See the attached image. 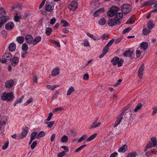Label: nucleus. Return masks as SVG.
<instances>
[{
	"instance_id": "1",
	"label": "nucleus",
	"mask_w": 157,
	"mask_h": 157,
	"mask_svg": "<svg viewBox=\"0 0 157 157\" xmlns=\"http://www.w3.org/2000/svg\"><path fill=\"white\" fill-rule=\"evenodd\" d=\"M129 107V106L126 108L119 115L117 118V120L115 122V124L113 125L114 128L117 126L120 122H121V120L122 119L124 118H130L132 115L131 110H130L128 111L127 113H125V111Z\"/></svg>"
},
{
	"instance_id": "2",
	"label": "nucleus",
	"mask_w": 157,
	"mask_h": 157,
	"mask_svg": "<svg viewBox=\"0 0 157 157\" xmlns=\"http://www.w3.org/2000/svg\"><path fill=\"white\" fill-rule=\"evenodd\" d=\"M1 98L3 100L10 101L13 99V94L12 92L8 93L3 92L1 94Z\"/></svg>"
},
{
	"instance_id": "3",
	"label": "nucleus",
	"mask_w": 157,
	"mask_h": 157,
	"mask_svg": "<svg viewBox=\"0 0 157 157\" xmlns=\"http://www.w3.org/2000/svg\"><path fill=\"white\" fill-rule=\"evenodd\" d=\"M124 62L123 59H120V58L117 56L114 57L111 60V62L113 65L115 66L117 64L119 67L122 66Z\"/></svg>"
},
{
	"instance_id": "4",
	"label": "nucleus",
	"mask_w": 157,
	"mask_h": 157,
	"mask_svg": "<svg viewBox=\"0 0 157 157\" xmlns=\"http://www.w3.org/2000/svg\"><path fill=\"white\" fill-rule=\"evenodd\" d=\"M12 58V55L10 53H6L2 56L1 62L3 63L10 62Z\"/></svg>"
},
{
	"instance_id": "5",
	"label": "nucleus",
	"mask_w": 157,
	"mask_h": 157,
	"mask_svg": "<svg viewBox=\"0 0 157 157\" xmlns=\"http://www.w3.org/2000/svg\"><path fill=\"white\" fill-rule=\"evenodd\" d=\"M118 10V8L116 6L111 7L107 12V15L110 17H112L115 15Z\"/></svg>"
},
{
	"instance_id": "6",
	"label": "nucleus",
	"mask_w": 157,
	"mask_h": 157,
	"mask_svg": "<svg viewBox=\"0 0 157 157\" xmlns=\"http://www.w3.org/2000/svg\"><path fill=\"white\" fill-rule=\"evenodd\" d=\"M131 10L130 6L128 4H124L121 7V10L124 14L128 13L130 12Z\"/></svg>"
},
{
	"instance_id": "7",
	"label": "nucleus",
	"mask_w": 157,
	"mask_h": 157,
	"mask_svg": "<svg viewBox=\"0 0 157 157\" xmlns=\"http://www.w3.org/2000/svg\"><path fill=\"white\" fill-rule=\"evenodd\" d=\"M120 24V22L119 21H117L116 19H111L109 20L108 22V25L110 26H113L116 24L119 25Z\"/></svg>"
},
{
	"instance_id": "8",
	"label": "nucleus",
	"mask_w": 157,
	"mask_h": 157,
	"mask_svg": "<svg viewBox=\"0 0 157 157\" xmlns=\"http://www.w3.org/2000/svg\"><path fill=\"white\" fill-rule=\"evenodd\" d=\"M26 42L28 44H31L33 42V37L30 34H27L25 36Z\"/></svg>"
},
{
	"instance_id": "9",
	"label": "nucleus",
	"mask_w": 157,
	"mask_h": 157,
	"mask_svg": "<svg viewBox=\"0 0 157 157\" xmlns=\"http://www.w3.org/2000/svg\"><path fill=\"white\" fill-rule=\"evenodd\" d=\"M28 128L27 127H25L23 131L21 132V134L19 136V138L21 139H23L26 137L28 133Z\"/></svg>"
},
{
	"instance_id": "10",
	"label": "nucleus",
	"mask_w": 157,
	"mask_h": 157,
	"mask_svg": "<svg viewBox=\"0 0 157 157\" xmlns=\"http://www.w3.org/2000/svg\"><path fill=\"white\" fill-rule=\"evenodd\" d=\"M45 10L48 12H51L53 9V6L50 2H47L45 5Z\"/></svg>"
},
{
	"instance_id": "11",
	"label": "nucleus",
	"mask_w": 157,
	"mask_h": 157,
	"mask_svg": "<svg viewBox=\"0 0 157 157\" xmlns=\"http://www.w3.org/2000/svg\"><path fill=\"white\" fill-rule=\"evenodd\" d=\"M148 144L151 147H157V139L155 137L152 138Z\"/></svg>"
},
{
	"instance_id": "12",
	"label": "nucleus",
	"mask_w": 157,
	"mask_h": 157,
	"mask_svg": "<svg viewBox=\"0 0 157 157\" xmlns=\"http://www.w3.org/2000/svg\"><path fill=\"white\" fill-rule=\"evenodd\" d=\"M14 26V25L13 22H9L6 24L5 28L7 30H11L13 29Z\"/></svg>"
},
{
	"instance_id": "13",
	"label": "nucleus",
	"mask_w": 157,
	"mask_h": 157,
	"mask_svg": "<svg viewBox=\"0 0 157 157\" xmlns=\"http://www.w3.org/2000/svg\"><path fill=\"white\" fill-rule=\"evenodd\" d=\"M77 3L75 1H74L71 2L69 6V7L71 10H75L77 8Z\"/></svg>"
},
{
	"instance_id": "14",
	"label": "nucleus",
	"mask_w": 157,
	"mask_h": 157,
	"mask_svg": "<svg viewBox=\"0 0 157 157\" xmlns=\"http://www.w3.org/2000/svg\"><path fill=\"white\" fill-rule=\"evenodd\" d=\"M133 55L132 51L130 50H128L125 51L123 53V55L124 57H131Z\"/></svg>"
},
{
	"instance_id": "15",
	"label": "nucleus",
	"mask_w": 157,
	"mask_h": 157,
	"mask_svg": "<svg viewBox=\"0 0 157 157\" xmlns=\"http://www.w3.org/2000/svg\"><path fill=\"white\" fill-rule=\"evenodd\" d=\"M7 21V17L6 16L0 17V28H1L2 25L4 24Z\"/></svg>"
},
{
	"instance_id": "16",
	"label": "nucleus",
	"mask_w": 157,
	"mask_h": 157,
	"mask_svg": "<svg viewBox=\"0 0 157 157\" xmlns=\"http://www.w3.org/2000/svg\"><path fill=\"white\" fill-rule=\"evenodd\" d=\"M123 17V14L122 13L119 12L117 13L115 15V18L114 19H116L117 21H119L120 22V23H121V21H120Z\"/></svg>"
},
{
	"instance_id": "17",
	"label": "nucleus",
	"mask_w": 157,
	"mask_h": 157,
	"mask_svg": "<svg viewBox=\"0 0 157 157\" xmlns=\"http://www.w3.org/2000/svg\"><path fill=\"white\" fill-rule=\"evenodd\" d=\"M19 58L17 57H14L12 59L11 64L13 66H15L19 62Z\"/></svg>"
},
{
	"instance_id": "18",
	"label": "nucleus",
	"mask_w": 157,
	"mask_h": 157,
	"mask_svg": "<svg viewBox=\"0 0 157 157\" xmlns=\"http://www.w3.org/2000/svg\"><path fill=\"white\" fill-rule=\"evenodd\" d=\"M14 82L12 80H10L7 81L5 83V86L6 88H10L13 85Z\"/></svg>"
},
{
	"instance_id": "19",
	"label": "nucleus",
	"mask_w": 157,
	"mask_h": 157,
	"mask_svg": "<svg viewBox=\"0 0 157 157\" xmlns=\"http://www.w3.org/2000/svg\"><path fill=\"white\" fill-rule=\"evenodd\" d=\"M98 119V118H97V120H96L94 121L92 125L90 126V129H92L93 128L98 127L101 125V122L96 123Z\"/></svg>"
},
{
	"instance_id": "20",
	"label": "nucleus",
	"mask_w": 157,
	"mask_h": 157,
	"mask_svg": "<svg viewBox=\"0 0 157 157\" xmlns=\"http://www.w3.org/2000/svg\"><path fill=\"white\" fill-rule=\"evenodd\" d=\"M41 39V37L40 36L36 37L34 39L33 38V42L32 44L33 45H35L40 41Z\"/></svg>"
},
{
	"instance_id": "21",
	"label": "nucleus",
	"mask_w": 157,
	"mask_h": 157,
	"mask_svg": "<svg viewBox=\"0 0 157 157\" xmlns=\"http://www.w3.org/2000/svg\"><path fill=\"white\" fill-rule=\"evenodd\" d=\"M104 11V8H102L99 9L95 11L93 13V16L95 17H97L99 16V14Z\"/></svg>"
},
{
	"instance_id": "22",
	"label": "nucleus",
	"mask_w": 157,
	"mask_h": 157,
	"mask_svg": "<svg viewBox=\"0 0 157 157\" xmlns=\"http://www.w3.org/2000/svg\"><path fill=\"white\" fill-rule=\"evenodd\" d=\"M59 73V69L58 68L54 69L52 72V75L53 76H55L58 75Z\"/></svg>"
},
{
	"instance_id": "23",
	"label": "nucleus",
	"mask_w": 157,
	"mask_h": 157,
	"mask_svg": "<svg viewBox=\"0 0 157 157\" xmlns=\"http://www.w3.org/2000/svg\"><path fill=\"white\" fill-rule=\"evenodd\" d=\"M8 48L10 51L13 52L16 48V45L14 43H12L10 44Z\"/></svg>"
},
{
	"instance_id": "24",
	"label": "nucleus",
	"mask_w": 157,
	"mask_h": 157,
	"mask_svg": "<svg viewBox=\"0 0 157 157\" xmlns=\"http://www.w3.org/2000/svg\"><path fill=\"white\" fill-rule=\"evenodd\" d=\"M148 47V44L146 42H143L141 44L140 48L141 49L144 51L146 50Z\"/></svg>"
},
{
	"instance_id": "25",
	"label": "nucleus",
	"mask_w": 157,
	"mask_h": 157,
	"mask_svg": "<svg viewBox=\"0 0 157 157\" xmlns=\"http://www.w3.org/2000/svg\"><path fill=\"white\" fill-rule=\"evenodd\" d=\"M147 27L149 29H151L155 27V25L153 21H150L147 23Z\"/></svg>"
},
{
	"instance_id": "26",
	"label": "nucleus",
	"mask_w": 157,
	"mask_h": 157,
	"mask_svg": "<svg viewBox=\"0 0 157 157\" xmlns=\"http://www.w3.org/2000/svg\"><path fill=\"white\" fill-rule=\"evenodd\" d=\"M127 148V146L126 145L124 144L119 148L118 150V151L120 152H124L126 151Z\"/></svg>"
},
{
	"instance_id": "27",
	"label": "nucleus",
	"mask_w": 157,
	"mask_h": 157,
	"mask_svg": "<svg viewBox=\"0 0 157 157\" xmlns=\"http://www.w3.org/2000/svg\"><path fill=\"white\" fill-rule=\"evenodd\" d=\"M21 17L20 14L18 15L17 13H16L14 17V19L16 22H18L20 21Z\"/></svg>"
},
{
	"instance_id": "28",
	"label": "nucleus",
	"mask_w": 157,
	"mask_h": 157,
	"mask_svg": "<svg viewBox=\"0 0 157 157\" xmlns=\"http://www.w3.org/2000/svg\"><path fill=\"white\" fill-rule=\"evenodd\" d=\"M24 39L25 38L24 37L19 36L17 37L16 40L19 44H22L24 41Z\"/></svg>"
},
{
	"instance_id": "29",
	"label": "nucleus",
	"mask_w": 157,
	"mask_h": 157,
	"mask_svg": "<svg viewBox=\"0 0 157 157\" xmlns=\"http://www.w3.org/2000/svg\"><path fill=\"white\" fill-rule=\"evenodd\" d=\"M75 89L72 86H71L69 88L67 94V95H70L71 93L75 91Z\"/></svg>"
},
{
	"instance_id": "30",
	"label": "nucleus",
	"mask_w": 157,
	"mask_h": 157,
	"mask_svg": "<svg viewBox=\"0 0 157 157\" xmlns=\"http://www.w3.org/2000/svg\"><path fill=\"white\" fill-rule=\"evenodd\" d=\"M45 135V134L44 132L43 131H41L37 135L36 138L39 139L42 137L44 136Z\"/></svg>"
},
{
	"instance_id": "31",
	"label": "nucleus",
	"mask_w": 157,
	"mask_h": 157,
	"mask_svg": "<svg viewBox=\"0 0 157 157\" xmlns=\"http://www.w3.org/2000/svg\"><path fill=\"white\" fill-rule=\"evenodd\" d=\"M52 31V28L50 27L47 28L45 30L46 34L47 36H49L51 33Z\"/></svg>"
},
{
	"instance_id": "32",
	"label": "nucleus",
	"mask_w": 157,
	"mask_h": 157,
	"mask_svg": "<svg viewBox=\"0 0 157 157\" xmlns=\"http://www.w3.org/2000/svg\"><path fill=\"white\" fill-rule=\"evenodd\" d=\"M28 49L27 44L26 43H24L22 46V49L23 51L26 52Z\"/></svg>"
},
{
	"instance_id": "33",
	"label": "nucleus",
	"mask_w": 157,
	"mask_h": 157,
	"mask_svg": "<svg viewBox=\"0 0 157 157\" xmlns=\"http://www.w3.org/2000/svg\"><path fill=\"white\" fill-rule=\"evenodd\" d=\"M37 133L36 132L34 131L31 134L30 137L31 139L34 140L37 136Z\"/></svg>"
},
{
	"instance_id": "34",
	"label": "nucleus",
	"mask_w": 157,
	"mask_h": 157,
	"mask_svg": "<svg viewBox=\"0 0 157 157\" xmlns=\"http://www.w3.org/2000/svg\"><path fill=\"white\" fill-rule=\"evenodd\" d=\"M143 106L141 103H139L137 104L136 107L135 108L134 111L135 112H137L138 110L140 109Z\"/></svg>"
},
{
	"instance_id": "35",
	"label": "nucleus",
	"mask_w": 157,
	"mask_h": 157,
	"mask_svg": "<svg viewBox=\"0 0 157 157\" xmlns=\"http://www.w3.org/2000/svg\"><path fill=\"white\" fill-rule=\"evenodd\" d=\"M68 137L67 136L64 135L61 139V141L62 143L66 142L68 141Z\"/></svg>"
},
{
	"instance_id": "36",
	"label": "nucleus",
	"mask_w": 157,
	"mask_h": 157,
	"mask_svg": "<svg viewBox=\"0 0 157 157\" xmlns=\"http://www.w3.org/2000/svg\"><path fill=\"white\" fill-rule=\"evenodd\" d=\"M97 135V133H94L93 134L90 136L87 139L86 141L88 142L90 141L91 140H93L95 137Z\"/></svg>"
},
{
	"instance_id": "37",
	"label": "nucleus",
	"mask_w": 157,
	"mask_h": 157,
	"mask_svg": "<svg viewBox=\"0 0 157 157\" xmlns=\"http://www.w3.org/2000/svg\"><path fill=\"white\" fill-rule=\"evenodd\" d=\"M24 96H22L20 98L16 100L15 103H14V106H16L17 104L21 103L23 99L24 98Z\"/></svg>"
},
{
	"instance_id": "38",
	"label": "nucleus",
	"mask_w": 157,
	"mask_h": 157,
	"mask_svg": "<svg viewBox=\"0 0 157 157\" xmlns=\"http://www.w3.org/2000/svg\"><path fill=\"white\" fill-rule=\"evenodd\" d=\"M106 21L104 18H101L99 21V24L101 25H103L106 23Z\"/></svg>"
},
{
	"instance_id": "39",
	"label": "nucleus",
	"mask_w": 157,
	"mask_h": 157,
	"mask_svg": "<svg viewBox=\"0 0 157 157\" xmlns=\"http://www.w3.org/2000/svg\"><path fill=\"white\" fill-rule=\"evenodd\" d=\"M137 155V153L134 151L128 154L127 156V157H135Z\"/></svg>"
},
{
	"instance_id": "40",
	"label": "nucleus",
	"mask_w": 157,
	"mask_h": 157,
	"mask_svg": "<svg viewBox=\"0 0 157 157\" xmlns=\"http://www.w3.org/2000/svg\"><path fill=\"white\" fill-rule=\"evenodd\" d=\"M151 32V31L147 29V28H145L143 30L142 33L144 35H146L149 33Z\"/></svg>"
},
{
	"instance_id": "41",
	"label": "nucleus",
	"mask_w": 157,
	"mask_h": 157,
	"mask_svg": "<svg viewBox=\"0 0 157 157\" xmlns=\"http://www.w3.org/2000/svg\"><path fill=\"white\" fill-rule=\"evenodd\" d=\"M61 23L63 24L62 26L63 27H67L69 25V23L66 20H62L61 21Z\"/></svg>"
},
{
	"instance_id": "42",
	"label": "nucleus",
	"mask_w": 157,
	"mask_h": 157,
	"mask_svg": "<svg viewBox=\"0 0 157 157\" xmlns=\"http://www.w3.org/2000/svg\"><path fill=\"white\" fill-rule=\"evenodd\" d=\"M86 146V144L82 145L80 146L79 147L76 149L75 151V152H77L80 151L81 149L84 148Z\"/></svg>"
},
{
	"instance_id": "43",
	"label": "nucleus",
	"mask_w": 157,
	"mask_h": 157,
	"mask_svg": "<svg viewBox=\"0 0 157 157\" xmlns=\"http://www.w3.org/2000/svg\"><path fill=\"white\" fill-rule=\"evenodd\" d=\"M87 136L86 135H84L80 137L78 140V143H80L82 141L86 139L87 137Z\"/></svg>"
},
{
	"instance_id": "44",
	"label": "nucleus",
	"mask_w": 157,
	"mask_h": 157,
	"mask_svg": "<svg viewBox=\"0 0 157 157\" xmlns=\"http://www.w3.org/2000/svg\"><path fill=\"white\" fill-rule=\"evenodd\" d=\"M54 123V121H52L51 122H47L46 124H48V127L49 128H51L53 126Z\"/></svg>"
},
{
	"instance_id": "45",
	"label": "nucleus",
	"mask_w": 157,
	"mask_h": 157,
	"mask_svg": "<svg viewBox=\"0 0 157 157\" xmlns=\"http://www.w3.org/2000/svg\"><path fill=\"white\" fill-rule=\"evenodd\" d=\"M115 40L114 39H113L111 40L106 45V46L109 47H110L113 44V42Z\"/></svg>"
},
{
	"instance_id": "46",
	"label": "nucleus",
	"mask_w": 157,
	"mask_h": 157,
	"mask_svg": "<svg viewBox=\"0 0 157 157\" xmlns=\"http://www.w3.org/2000/svg\"><path fill=\"white\" fill-rule=\"evenodd\" d=\"M66 151H63L62 152L59 153L57 155V157H62L65 155Z\"/></svg>"
},
{
	"instance_id": "47",
	"label": "nucleus",
	"mask_w": 157,
	"mask_h": 157,
	"mask_svg": "<svg viewBox=\"0 0 157 157\" xmlns=\"http://www.w3.org/2000/svg\"><path fill=\"white\" fill-rule=\"evenodd\" d=\"M152 109H153V111L152 113V115L154 116L157 113V106L153 107Z\"/></svg>"
},
{
	"instance_id": "48",
	"label": "nucleus",
	"mask_w": 157,
	"mask_h": 157,
	"mask_svg": "<svg viewBox=\"0 0 157 157\" xmlns=\"http://www.w3.org/2000/svg\"><path fill=\"white\" fill-rule=\"evenodd\" d=\"M8 144L9 141L6 142L5 144L2 147V149L3 150L6 149L8 147Z\"/></svg>"
},
{
	"instance_id": "49",
	"label": "nucleus",
	"mask_w": 157,
	"mask_h": 157,
	"mask_svg": "<svg viewBox=\"0 0 157 157\" xmlns=\"http://www.w3.org/2000/svg\"><path fill=\"white\" fill-rule=\"evenodd\" d=\"M59 93L58 91H56L55 93V94H54L52 98V100H53L55 99H56L57 98V95L59 94Z\"/></svg>"
},
{
	"instance_id": "50",
	"label": "nucleus",
	"mask_w": 157,
	"mask_h": 157,
	"mask_svg": "<svg viewBox=\"0 0 157 157\" xmlns=\"http://www.w3.org/2000/svg\"><path fill=\"white\" fill-rule=\"evenodd\" d=\"M37 145V142L36 141L33 142L31 145V148L32 149H33Z\"/></svg>"
},
{
	"instance_id": "51",
	"label": "nucleus",
	"mask_w": 157,
	"mask_h": 157,
	"mask_svg": "<svg viewBox=\"0 0 157 157\" xmlns=\"http://www.w3.org/2000/svg\"><path fill=\"white\" fill-rule=\"evenodd\" d=\"M131 30V28L129 27H128L124 29L122 32V33L125 34L129 32Z\"/></svg>"
},
{
	"instance_id": "52",
	"label": "nucleus",
	"mask_w": 157,
	"mask_h": 157,
	"mask_svg": "<svg viewBox=\"0 0 157 157\" xmlns=\"http://www.w3.org/2000/svg\"><path fill=\"white\" fill-rule=\"evenodd\" d=\"M109 47L106 45L103 49V52L106 54L109 51Z\"/></svg>"
},
{
	"instance_id": "53",
	"label": "nucleus",
	"mask_w": 157,
	"mask_h": 157,
	"mask_svg": "<svg viewBox=\"0 0 157 157\" xmlns=\"http://www.w3.org/2000/svg\"><path fill=\"white\" fill-rule=\"evenodd\" d=\"M144 68V63H143L142 64L141 67L139 69L138 71L140 72H143V71Z\"/></svg>"
},
{
	"instance_id": "54",
	"label": "nucleus",
	"mask_w": 157,
	"mask_h": 157,
	"mask_svg": "<svg viewBox=\"0 0 157 157\" xmlns=\"http://www.w3.org/2000/svg\"><path fill=\"white\" fill-rule=\"evenodd\" d=\"M83 44V45L85 47H89L90 46V44L89 41L87 40H85Z\"/></svg>"
},
{
	"instance_id": "55",
	"label": "nucleus",
	"mask_w": 157,
	"mask_h": 157,
	"mask_svg": "<svg viewBox=\"0 0 157 157\" xmlns=\"http://www.w3.org/2000/svg\"><path fill=\"white\" fill-rule=\"evenodd\" d=\"M133 17H130L128 20L126 21V23L127 24H131L132 23L131 22L133 20Z\"/></svg>"
},
{
	"instance_id": "56",
	"label": "nucleus",
	"mask_w": 157,
	"mask_h": 157,
	"mask_svg": "<svg viewBox=\"0 0 157 157\" xmlns=\"http://www.w3.org/2000/svg\"><path fill=\"white\" fill-rule=\"evenodd\" d=\"M1 34L3 37L6 38L7 36V32L5 30H2V31Z\"/></svg>"
},
{
	"instance_id": "57",
	"label": "nucleus",
	"mask_w": 157,
	"mask_h": 157,
	"mask_svg": "<svg viewBox=\"0 0 157 157\" xmlns=\"http://www.w3.org/2000/svg\"><path fill=\"white\" fill-rule=\"evenodd\" d=\"M56 20L55 18L54 17L51 19L50 24L52 25L54 24L56 22Z\"/></svg>"
},
{
	"instance_id": "58",
	"label": "nucleus",
	"mask_w": 157,
	"mask_h": 157,
	"mask_svg": "<svg viewBox=\"0 0 157 157\" xmlns=\"http://www.w3.org/2000/svg\"><path fill=\"white\" fill-rule=\"evenodd\" d=\"M149 1L144 2L143 3L141 4V6L142 7L150 6Z\"/></svg>"
},
{
	"instance_id": "59",
	"label": "nucleus",
	"mask_w": 157,
	"mask_h": 157,
	"mask_svg": "<svg viewBox=\"0 0 157 157\" xmlns=\"http://www.w3.org/2000/svg\"><path fill=\"white\" fill-rule=\"evenodd\" d=\"M46 0H42V2H41V3H40V5L39 6V9H41L43 7V6L44 5L45 3Z\"/></svg>"
},
{
	"instance_id": "60",
	"label": "nucleus",
	"mask_w": 157,
	"mask_h": 157,
	"mask_svg": "<svg viewBox=\"0 0 157 157\" xmlns=\"http://www.w3.org/2000/svg\"><path fill=\"white\" fill-rule=\"evenodd\" d=\"M63 109V108H57L54 109L53 111V113H55L59 111H61Z\"/></svg>"
},
{
	"instance_id": "61",
	"label": "nucleus",
	"mask_w": 157,
	"mask_h": 157,
	"mask_svg": "<svg viewBox=\"0 0 157 157\" xmlns=\"http://www.w3.org/2000/svg\"><path fill=\"white\" fill-rule=\"evenodd\" d=\"M101 38L103 40H107L108 39V36L106 34H103Z\"/></svg>"
},
{
	"instance_id": "62",
	"label": "nucleus",
	"mask_w": 157,
	"mask_h": 157,
	"mask_svg": "<svg viewBox=\"0 0 157 157\" xmlns=\"http://www.w3.org/2000/svg\"><path fill=\"white\" fill-rule=\"evenodd\" d=\"M141 54V52L140 50H137L136 51V56L137 58L139 57Z\"/></svg>"
},
{
	"instance_id": "63",
	"label": "nucleus",
	"mask_w": 157,
	"mask_h": 157,
	"mask_svg": "<svg viewBox=\"0 0 157 157\" xmlns=\"http://www.w3.org/2000/svg\"><path fill=\"white\" fill-rule=\"evenodd\" d=\"M89 78V75L88 74H85L83 77V79L85 80H87Z\"/></svg>"
},
{
	"instance_id": "64",
	"label": "nucleus",
	"mask_w": 157,
	"mask_h": 157,
	"mask_svg": "<svg viewBox=\"0 0 157 157\" xmlns=\"http://www.w3.org/2000/svg\"><path fill=\"white\" fill-rule=\"evenodd\" d=\"M145 155L148 157H150L152 155L151 151H147Z\"/></svg>"
}]
</instances>
